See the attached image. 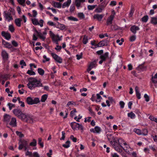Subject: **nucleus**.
Instances as JSON below:
<instances>
[{
  "instance_id": "obj_1",
  "label": "nucleus",
  "mask_w": 157,
  "mask_h": 157,
  "mask_svg": "<svg viewBox=\"0 0 157 157\" xmlns=\"http://www.w3.org/2000/svg\"><path fill=\"white\" fill-rule=\"evenodd\" d=\"M28 80L27 86L31 90H33L36 87L43 86L40 81L35 78H28Z\"/></svg>"
},
{
  "instance_id": "obj_2",
  "label": "nucleus",
  "mask_w": 157,
  "mask_h": 157,
  "mask_svg": "<svg viewBox=\"0 0 157 157\" xmlns=\"http://www.w3.org/2000/svg\"><path fill=\"white\" fill-rule=\"evenodd\" d=\"M30 146L27 141L23 140L21 141V144H19L18 148L19 150H21L24 148L25 151L29 150L31 149Z\"/></svg>"
},
{
  "instance_id": "obj_3",
  "label": "nucleus",
  "mask_w": 157,
  "mask_h": 157,
  "mask_svg": "<svg viewBox=\"0 0 157 157\" xmlns=\"http://www.w3.org/2000/svg\"><path fill=\"white\" fill-rule=\"evenodd\" d=\"M13 113L19 119L22 120V119L24 118L25 117V114L22 112L20 109H16L13 110Z\"/></svg>"
},
{
  "instance_id": "obj_4",
  "label": "nucleus",
  "mask_w": 157,
  "mask_h": 157,
  "mask_svg": "<svg viewBox=\"0 0 157 157\" xmlns=\"http://www.w3.org/2000/svg\"><path fill=\"white\" fill-rule=\"evenodd\" d=\"M50 36L51 37L52 41L56 44H58V41L61 40V39L58 35H56L51 31H49Z\"/></svg>"
},
{
  "instance_id": "obj_5",
  "label": "nucleus",
  "mask_w": 157,
  "mask_h": 157,
  "mask_svg": "<svg viewBox=\"0 0 157 157\" xmlns=\"http://www.w3.org/2000/svg\"><path fill=\"white\" fill-rule=\"evenodd\" d=\"M123 141V140L122 139H119L118 140V142L119 143L118 145H114L115 150L120 153H121L122 152V149H123L124 151H125L126 150H127V149H125L124 148H123V147L121 145V144L120 143V141Z\"/></svg>"
},
{
  "instance_id": "obj_6",
  "label": "nucleus",
  "mask_w": 157,
  "mask_h": 157,
  "mask_svg": "<svg viewBox=\"0 0 157 157\" xmlns=\"http://www.w3.org/2000/svg\"><path fill=\"white\" fill-rule=\"evenodd\" d=\"M51 55L53 58L56 62L59 63H62L63 59L61 57L54 53H52Z\"/></svg>"
},
{
  "instance_id": "obj_7",
  "label": "nucleus",
  "mask_w": 157,
  "mask_h": 157,
  "mask_svg": "<svg viewBox=\"0 0 157 157\" xmlns=\"http://www.w3.org/2000/svg\"><path fill=\"white\" fill-rule=\"evenodd\" d=\"M113 12H114L113 13H112L107 18L106 22V25H111L113 23V21L114 18V15L115 14L114 11Z\"/></svg>"
},
{
  "instance_id": "obj_8",
  "label": "nucleus",
  "mask_w": 157,
  "mask_h": 157,
  "mask_svg": "<svg viewBox=\"0 0 157 157\" xmlns=\"http://www.w3.org/2000/svg\"><path fill=\"white\" fill-rule=\"evenodd\" d=\"M25 117L24 118L22 119V120L26 122H32L33 121V116L31 115H26L25 114Z\"/></svg>"
},
{
  "instance_id": "obj_9",
  "label": "nucleus",
  "mask_w": 157,
  "mask_h": 157,
  "mask_svg": "<svg viewBox=\"0 0 157 157\" xmlns=\"http://www.w3.org/2000/svg\"><path fill=\"white\" fill-rule=\"evenodd\" d=\"M8 124L12 127H16L17 126V122L16 118L14 117L12 118Z\"/></svg>"
},
{
  "instance_id": "obj_10",
  "label": "nucleus",
  "mask_w": 157,
  "mask_h": 157,
  "mask_svg": "<svg viewBox=\"0 0 157 157\" xmlns=\"http://www.w3.org/2000/svg\"><path fill=\"white\" fill-rule=\"evenodd\" d=\"M1 35L5 38L8 40H9L11 38V35L10 33L8 32L2 31L1 32Z\"/></svg>"
},
{
  "instance_id": "obj_11",
  "label": "nucleus",
  "mask_w": 157,
  "mask_h": 157,
  "mask_svg": "<svg viewBox=\"0 0 157 157\" xmlns=\"http://www.w3.org/2000/svg\"><path fill=\"white\" fill-rule=\"evenodd\" d=\"M1 55L4 60L7 61L8 59L9 55L5 50H3L2 51Z\"/></svg>"
},
{
  "instance_id": "obj_12",
  "label": "nucleus",
  "mask_w": 157,
  "mask_h": 157,
  "mask_svg": "<svg viewBox=\"0 0 157 157\" xmlns=\"http://www.w3.org/2000/svg\"><path fill=\"white\" fill-rule=\"evenodd\" d=\"M108 41L107 40H102L97 44L96 46L98 47H102L103 46H107L108 45Z\"/></svg>"
},
{
  "instance_id": "obj_13",
  "label": "nucleus",
  "mask_w": 157,
  "mask_h": 157,
  "mask_svg": "<svg viewBox=\"0 0 157 157\" xmlns=\"http://www.w3.org/2000/svg\"><path fill=\"white\" fill-rule=\"evenodd\" d=\"M96 60H94L93 62H92L90 64L89 66L87 71L88 72H89L91 71V70L94 67H96Z\"/></svg>"
},
{
  "instance_id": "obj_14",
  "label": "nucleus",
  "mask_w": 157,
  "mask_h": 157,
  "mask_svg": "<svg viewBox=\"0 0 157 157\" xmlns=\"http://www.w3.org/2000/svg\"><path fill=\"white\" fill-rule=\"evenodd\" d=\"M109 53L108 52L104 53L102 55L100 56L99 59H102L104 61H105L107 59L109 58Z\"/></svg>"
},
{
  "instance_id": "obj_15",
  "label": "nucleus",
  "mask_w": 157,
  "mask_h": 157,
  "mask_svg": "<svg viewBox=\"0 0 157 157\" xmlns=\"http://www.w3.org/2000/svg\"><path fill=\"white\" fill-rule=\"evenodd\" d=\"M140 29V28L136 25L132 26L130 28L131 31L134 34H135L136 33L137 31H138Z\"/></svg>"
},
{
  "instance_id": "obj_16",
  "label": "nucleus",
  "mask_w": 157,
  "mask_h": 157,
  "mask_svg": "<svg viewBox=\"0 0 157 157\" xmlns=\"http://www.w3.org/2000/svg\"><path fill=\"white\" fill-rule=\"evenodd\" d=\"M12 9H11V10H9L8 12L6 11H5L4 12L3 16L6 18V19H8L10 15H11V12L12 11Z\"/></svg>"
},
{
  "instance_id": "obj_17",
  "label": "nucleus",
  "mask_w": 157,
  "mask_h": 157,
  "mask_svg": "<svg viewBox=\"0 0 157 157\" xmlns=\"http://www.w3.org/2000/svg\"><path fill=\"white\" fill-rule=\"evenodd\" d=\"M104 16V15L103 14H96L94 15L93 18L94 19H97L99 21H101Z\"/></svg>"
},
{
  "instance_id": "obj_18",
  "label": "nucleus",
  "mask_w": 157,
  "mask_h": 157,
  "mask_svg": "<svg viewBox=\"0 0 157 157\" xmlns=\"http://www.w3.org/2000/svg\"><path fill=\"white\" fill-rule=\"evenodd\" d=\"M4 121L7 124L10 121L11 118V117L9 114H5L4 116Z\"/></svg>"
},
{
  "instance_id": "obj_19",
  "label": "nucleus",
  "mask_w": 157,
  "mask_h": 157,
  "mask_svg": "<svg viewBox=\"0 0 157 157\" xmlns=\"http://www.w3.org/2000/svg\"><path fill=\"white\" fill-rule=\"evenodd\" d=\"M105 7V6L103 5L99 6V7L95 9L94 11L97 13H101L104 10Z\"/></svg>"
},
{
  "instance_id": "obj_20",
  "label": "nucleus",
  "mask_w": 157,
  "mask_h": 157,
  "mask_svg": "<svg viewBox=\"0 0 157 157\" xmlns=\"http://www.w3.org/2000/svg\"><path fill=\"white\" fill-rule=\"evenodd\" d=\"M2 44L5 46V48L10 49L12 47L11 44L8 42L6 41L3 39L2 40Z\"/></svg>"
},
{
  "instance_id": "obj_21",
  "label": "nucleus",
  "mask_w": 157,
  "mask_h": 157,
  "mask_svg": "<svg viewBox=\"0 0 157 157\" xmlns=\"http://www.w3.org/2000/svg\"><path fill=\"white\" fill-rule=\"evenodd\" d=\"M86 0H75V4L78 9H79L81 6V3L85 2Z\"/></svg>"
},
{
  "instance_id": "obj_22",
  "label": "nucleus",
  "mask_w": 157,
  "mask_h": 157,
  "mask_svg": "<svg viewBox=\"0 0 157 157\" xmlns=\"http://www.w3.org/2000/svg\"><path fill=\"white\" fill-rule=\"evenodd\" d=\"M146 67L145 66L144 64L139 65L136 68L137 69L140 71H143L146 69Z\"/></svg>"
},
{
  "instance_id": "obj_23",
  "label": "nucleus",
  "mask_w": 157,
  "mask_h": 157,
  "mask_svg": "<svg viewBox=\"0 0 157 157\" xmlns=\"http://www.w3.org/2000/svg\"><path fill=\"white\" fill-rule=\"evenodd\" d=\"M22 20L21 18H17L15 20L14 22L16 25L18 27H21V21Z\"/></svg>"
},
{
  "instance_id": "obj_24",
  "label": "nucleus",
  "mask_w": 157,
  "mask_h": 157,
  "mask_svg": "<svg viewBox=\"0 0 157 157\" xmlns=\"http://www.w3.org/2000/svg\"><path fill=\"white\" fill-rule=\"evenodd\" d=\"M106 136L109 141L111 143H113V136L112 134L110 133H107L106 134Z\"/></svg>"
},
{
  "instance_id": "obj_25",
  "label": "nucleus",
  "mask_w": 157,
  "mask_h": 157,
  "mask_svg": "<svg viewBox=\"0 0 157 157\" xmlns=\"http://www.w3.org/2000/svg\"><path fill=\"white\" fill-rule=\"evenodd\" d=\"M56 28L60 29L61 30L64 29L65 28V25H64L61 24L58 22H57L56 23Z\"/></svg>"
},
{
  "instance_id": "obj_26",
  "label": "nucleus",
  "mask_w": 157,
  "mask_h": 157,
  "mask_svg": "<svg viewBox=\"0 0 157 157\" xmlns=\"http://www.w3.org/2000/svg\"><path fill=\"white\" fill-rule=\"evenodd\" d=\"M71 3V0H67V2H64L63 5L62 7L63 8H65L66 7H68Z\"/></svg>"
},
{
  "instance_id": "obj_27",
  "label": "nucleus",
  "mask_w": 157,
  "mask_h": 157,
  "mask_svg": "<svg viewBox=\"0 0 157 157\" xmlns=\"http://www.w3.org/2000/svg\"><path fill=\"white\" fill-rule=\"evenodd\" d=\"M151 81L153 83L155 84L157 83V73L154 76H152Z\"/></svg>"
},
{
  "instance_id": "obj_28",
  "label": "nucleus",
  "mask_w": 157,
  "mask_h": 157,
  "mask_svg": "<svg viewBox=\"0 0 157 157\" xmlns=\"http://www.w3.org/2000/svg\"><path fill=\"white\" fill-rule=\"evenodd\" d=\"M26 102L29 105L33 104V99L30 97H28L27 98Z\"/></svg>"
},
{
  "instance_id": "obj_29",
  "label": "nucleus",
  "mask_w": 157,
  "mask_h": 157,
  "mask_svg": "<svg viewBox=\"0 0 157 157\" xmlns=\"http://www.w3.org/2000/svg\"><path fill=\"white\" fill-rule=\"evenodd\" d=\"M78 124V123L76 122H71V123L70 125L73 130L76 129L77 128Z\"/></svg>"
},
{
  "instance_id": "obj_30",
  "label": "nucleus",
  "mask_w": 157,
  "mask_h": 157,
  "mask_svg": "<svg viewBox=\"0 0 157 157\" xmlns=\"http://www.w3.org/2000/svg\"><path fill=\"white\" fill-rule=\"evenodd\" d=\"M32 23L35 25H39L40 23L38 22L37 19L34 18L32 19Z\"/></svg>"
},
{
  "instance_id": "obj_31",
  "label": "nucleus",
  "mask_w": 157,
  "mask_h": 157,
  "mask_svg": "<svg viewBox=\"0 0 157 157\" xmlns=\"http://www.w3.org/2000/svg\"><path fill=\"white\" fill-rule=\"evenodd\" d=\"M128 116L130 117L131 119H134L136 117L135 114L132 112L128 113Z\"/></svg>"
},
{
  "instance_id": "obj_32",
  "label": "nucleus",
  "mask_w": 157,
  "mask_h": 157,
  "mask_svg": "<svg viewBox=\"0 0 157 157\" xmlns=\"http://www.w3.org/2000/svg\"><path fill=\"white\" fill-rule=\"evenodd\" d=\"M48 95L47 94H44L42 96L40 101L41 102H44L47 100Z\"/></svg>"
},
{
  "instance_id": "obj_33",
  "label": "nucleus",
  "mask_w": 157,
  "mask_h": 157,
  "mask_svg": "<svg viewBox=\"0 0 157 157\" xmlns=\"http://www.w3.org/2000/svg\"><path fill=\"white\" fill-rule=\"evenodd\" d=\"M134 11V8L132 6L131 7L130 11L129 13V16L130 17H131L132 16Z\"/></svg>"
},
{
  "instance_id": "obj_34",
  "label": "nucleus",
  "mask_w": 157,
  "mask_h": 157,
  "mask_svg": "<svg viewBox=\"0 0 157 157\" xmlns=\"http://www.w3.org/2000/svg\"><path fill=\"white\" fill-rule=\"evenodd\" d=\"M70 141L68 140L66 142L65 144H63L62 146L63 147L67 148L70 147Z\"/></svg>"
},
{
  "instance_id": "obj_35",
  "label": "nucleus",
  "mask_w": 157,
  "mask_h": 157,
  "mask_svg": "<svg viewBox=\"0 0 157 157\" xmlns=\"http://www.w3.org/2000/svg\"><path fill=\"white\" fill-rule=\"evenodd\" d=\"M151 23L154 25H156L157 24V18L156 17H152L151 18Z\"/></svg>"
},
{
  "instance_id": "obj_36",
  "label": "nucleus",
  "mask_w": 157,
  "mask_h": 157,
  "mask_svg": "<svg viewBox=\"0 0 157 157\" xmlns=\"http://www.w3.org/2000/svg\"><path fill=\"white\" fill-rule=\"evenodd\" d=\"M137 88V87H135V91L136 92V96L138 99H140L141 98V94L138 90L136 89Z\"/></svg>"
},
{
  "instance_id": "obj_37",
  "label": "nucleus",
  "mask_w": 157,
  "mask_h": 157,
  "mask_svg": "<svg viewBox=\"0 0 157 157\" xmlns=\"http://www.w3.org/2000/svg\"><path fill=\"white\" fill-rule=\"evenodd\" d=\"M37 71L39 75L42 76L43 75L44 73V70L41 68H38Z\"/></svg>"
},
{
  "instance_id": "obj_38",
  "label": "nucleus",
  "mask_w": 157,
  "mask_h": 157,
  "mask_svg": "<svg viewBox=\"0 0 157 157\" xmlns=\"http://www.w3.org/2000/svg\"><path fill=\"white\" fill-rule=\"evenodd\" d=\"M88 38L87 36L85 35L82 41L84 44H86L88 42Z\"/></svg>"
},
{
  "instance_id": "obj_39",
  "label": "nucleus",
  "mask_w": 157,
  "mask_h": 157,
  "mask_svg": "<svg viewBox=\"0 0 157 157\" xmlns=\"http://www.w3.org/2000/svg\"><path fill=\"white\" fill-rule=\"evenodd\" d=\"M133 131L138 135H142V132L140 130L137 128H134Z\"/></svg>"
},
{
  "instance_id": "obj_40",
  "label": "nucleus",
  "mask_w": 157,
  "mask_h": 157,
  "mask_svg": "<svg viewBox=\"0 0 157 157\" xmlns=\"http://www.w3.org/2000/svg\"><path fill=\"white\" fill-rule=\"evenodd\" d=\"M54 6L58 8H60L61 7V4L60 2H55L54 3Z\"/></svg>"
},
{
  "instance_id": "obj_41",
  "label": "nucleus",
  "mask_w": 157,
  "mask_h": 157,
  "mask_svg": "<svg viewBox=\"0 0 157 157\" xmlns=\"http://www.w3.org/2000/svg\"><path fill=\"white\" fill-rule=\"evenodd\" d=\"M148 19V16L147 15H145L141 18V21L143 22H146L147 21Z\"/></svg>"
},
{
  "instance_id": "obj_42",
  "label": "nucleus",
  "mask_w": 157,
  "mask_h": 157,
  "mask_svg": "<svg viewBox=\"0 0 157 157\" xmlns=\"http://www.w3.org/2000/svg\"><path fill=\"white\" fill-rule=\"evenodd\" d=\"M97 6V5H89L87 6V8L89 10H92Z\"/></svg>"
},
{
  "instance_id": "obj_43",
  "label": "nucleus",
  "mask_w": 157,
  "mask_h": 157,
  "mask_svg": "<svg viewBox=\"0 0 157 157\" xmlns=\"http://www.w3.org/2000/svg\"><path fill=\"white\" fill-rule=\"evenodd\" d=\"M36 141L35 139H33V141L31 142L29 144V145L31 146L35 147L36 145Z\"/></svg>"
},
{
  "instance_id": "obj_44",
  "label": "nucleus",
  "mask_w": 157,
  "mask_h": 157,
  "mask_svg": "<svg viewBox=\"0 0 157 157\" xmlns=\"http://www.w3.org/2000/svg\"><path fill=\"white\" fill-rule=\"evenodd\" d=\"M20 64L21 65V68H23L24 66H26V64L25 62L23 60H21L20 61Z\"/></svg>"
},
{
  "instance_id": "obj_45",
  "label": "nucleus",
  "mask_w": 157,
  "mask_h": 157,
  "mask_svg": "<svg viewBox=\"0 0 157 157\" xmlns=\"http://www.w3.org/2000/svg\"><path fill=\"white\" fill-rule=\"evenodd\" d=\"M17 1L19 4L23 7L25 6V0H17Z\"/></svg>"
},
{
  "instance_id": "obj_46",
  "label": "nucleus",
  "mask_w": 157,
  "mask_h": 157,
  "mask_svg": "<svg viewBox=\"0 0 157 157\" xmlns=\"http://www.w3.org/2000/svg\"><path fill=\"white\" fill-rule=\"evenodd\" d=\"M69 20L75 21H78V19L75 17L73 16H71L68 17Z\"/></svg>"
},
{
  "instance_id": "obj_47",
  "label": "nucleus",
  "mask_w": 157,
  "mask_h": 157,
  "mask_svg": "<svg viewBox=\"0 0 157 157\" xmlns=\"http://www.w3.org/2000/svg\"><path fill=\"white\" fill-rule=\"evenodd\" d=\"M95 133H99L101 131V128L98 126H96L94 128Z\"/></svg>"
},
{
  "instance_id": "obj_48",
  "label": "nucleus",
  "mask_w": 157,
  "mask_h": 157,
  "mask_svg": "<svg viewBox=\"0 0 157 157\" xmlns=\"http://www.w3.org/2000/svg\"><path fill=\"white\" fill-rule=\"evenodd\" d=\"M7 105L9 107L10 110H11L13 108L15 107V105L11 103H9L7 104Z\"/></svg>"
},
{
  "instance_id": "obj_49",
  "label": "nucleus",
  "mask_w": 157,
  "mask_h": 157,
  "mask_svg": "<svg viewBox=\"0 0 157 157\" xmlns=\"http://www.w3.org/2000/svg\"><path fill=\"white\" fill-rule=\"evenodd\" d=\"M9 30L11 33H13L15 30V29L12 25H10L9 27Z\"/></svg>"
},
{
  "instance_id": "obj_50",
  "label": "nucleus",
  "mask_w": 157,
  "mask_h": 157,
  "mask_svg": "<svg viewBox=\"0 0 157 157\" xmlns=\"http://www.w3.org/2000/svg\"><path fill=\"white\" fill-rule=\"evenodd\" d=\"M16 133L17 135L20 138L23 137L24 136V134L21 132L16 131Z\"/></svg>"
},
{
  "instance_id": "obj_51",
  "label": "nucleus",
  "mask_w": 157,
  "mask_h": 157,
  "mask_svg": "<svg viewBox=\"0 0 157 157\" xmlns=\"http://www.w3.org/2000/svg\"><path fill=\"white\" fill-rule=\"evenodd\" d=\"M147 133L148 130L147 129L144 128L142 132V135L144 136H146L147 135Z\"/></svg>"
},
{
  "instance_id": "obj_52",
  "label": "nucleus",
  "mask_w": 157,
  "mask_h": 157,
  "mask_svg": "<svg viewBox=\"0 0 157 157\" xmlns=\"http://www.w3.org/2000/svg\"><path fill=\"white\" fill-rule=\"evenodd\" d=\"M38 36H39V37L41 39H42L44 41L45 40V39H46V37L45 36H44V35H42V33H40L38 35Z\"/></svg>"
},
{
  "instance_id": "obj_53",
  "label": "nucleus",
  "mask_w": 157,
  "mask_h": 157,
  "mask_svg": "<svg viewBox=\"0 0 157 157\" xmlns=\"http://www.w3.org/2000/svg\"><path fill=\"white\" fill-rule=\"evenodd\" d=\"M27 74L30 75H34L36 74V73L35 72L33 71L30 70H28L27 71Z\"/></svg>"
},
{
  "instance_id": "obj_54",
  "label": "nucleus",
  "mask_w": 157,
  "mask_h": 157,
  "mask_svg": "<svg viewBox=\"0 0 157 157\" xmlns=\"http://www.w3.org/2000/svg\"><path fill=\"white\" fill-rule=\"evenodd\" d=\"M96 95L97 97V100H96V101L97 102H100L101 101L100 100L102 99V98L98 94H97Z\"/></svg>"
},
{
  "instance_id": "obj_55",
  "label": "nucleus",
  "mask_w": 157,
  "mask_h": 157,
  "mask_svg": "<svg viewBox=\"0 0 157 157\" xmlns=\"http://www.w3.org/2000/svg\"><path fill=\"white\" fill-rule=\"evenodd\" d=\"M78 17L81 19L85 18V15L82 13H78Z\"/></svg>"
},
{
  "instance_id": "obj_56",
  "label": "nucleus",
  "mask_w": 157,
  "mask_h": 157,
  "mask_svg": "<svg viewBox=\"0 0 157 157\" xmlns=\"http://www.w3.org/2000/svg\"><path fill=\"white\" fill-rule=\"evenodd\" d=\"M136 36L135 35H132L130 37L129 40L131 42H133L135 41L136 39Z\"/></svg>"
},
{
  "instance_id": "obj_57",
  "label": "nucleus",
  "mask_w": 157,
  "mask_h": 157,
  "mask_svg": "<svg viewBox=\"0 0 157 157\" xmlns=\"http://www.w3.org/2000/svg\"><path fill=\"white\" fill-rule=\"evenodd\" d=\"M40 102V101L39 100V99L38 98H35L34 99H33V104H36Z\"/></svg>"
},
{
  "instance_id": "obj_58",
  "label": "nucleus",
  "mask_w": 157,
  "mask_h": 157,
  "mask_svg": "<svg viewBox=\"0 0 157 157\" xmlns=\"http://www.w3.org/2000/svg\"><path fill=\"white\" fill-rule=\"evenodd\" d=\"M48 24L51 26H54L55 27H56V24H55L53 22L51 21H49L48 22Z\"/></svg>"
},
{
  "instance_id": "obj_59",
  "label": "nucleus",
  "mask_w": 157,
  "mask_h": 157,
  "mask_svg": "<svg viewBox=\"0 0 157 157\" xmlns=\"http://www.w3.org/2000/svg\"><path fill=\"white\" fill-rule=\"evenodd\" d=\"M83 55V53L82 52L80 53V55L77 54L76 55V57L77 59L78 60H79L82 58V56Z\"/></svg>"
},
{
  "instance_id": "obj_60",
  "label": "nucleus",
  "mask_w": 157,
  "mask_h": 157,
  "mask_svg": "<svg viewBox=\"0 0 157 157\" xmlns=\"http://www.w3.org/2000/svg\"><path fill=\"white\" fill-rule=\"evenodd\" d=\"M42 139L41 138H39L38 140V144L40 145L41 147H44L43 143L41 142Z\"/></svg>"
},
{
  "instance_id": "obj_61",
  "label": "nucleus",
  "mask_w": 157,
  "mask_h": 157,
  "mask_svg": "<svg viewBox=\"0 0 157 157\" xmlns=\"http://www.w3.org/2000/svg\"><path fill=\"white\" fill-rule=\"evenodd\" d=\"M95 41H91V44L92 45L94 46V47H91V48L93 49H94L98 47H97L96 46V45H97V44H95Z\"/></svg>"
},
{
  "instance_id": "obj_62",
  "label": "nucleus",
  "mask_w": 157,
  "mask_h": 157,
  "mask_svg": "<svg viewBox=\"0 0 157 157\" xmlns=\"http://www.w3.org/2000/svg\"><path fill=\"white\" fill-rule=\"evenodd\" d=\"M12 44L15 47H17L18 46V44L15 40H13L12 41Z\"/></svg>"
},
{
  "instance_id": "obj_63",
  "label": "nucleus",
  "mask_w": 157,
  "mask_h": 157,
  "mask_svg": "<svg viewBox=\"0 0 157 157\" xmlns=\"http://www.w3.org/2000/svg\"><path fill=\"white\" fill-rule=\"evenodd\" d=\"M144 97L145 98V100L146 101L148 102V101H149V97L147 94H145L144 95Z\"/></svg>"
},
{
  "instance_id": "obj_64",
  "label": "nucleus",
  "mask_w": 157,
  "mask_h": 157,
  "mask_svg": "<svg viewBox=\"0 0 157 157\" xmlns=\"http://www.w3.org/2000/svg\"><path fill=\"white\" fill-rule=\"evenodd\" d=\"M119 104L120 105L121 108L123 109L124 108L125 105V103L123 101H120L119 102Z\"/></svg>"
}]
</instances>
